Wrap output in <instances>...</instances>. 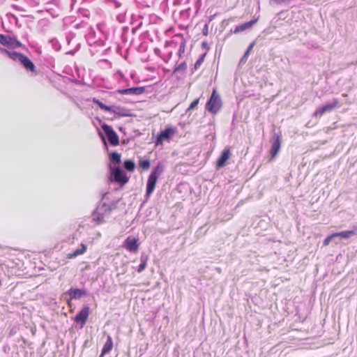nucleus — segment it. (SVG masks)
I'll use <instances>...</instances> for the list:
<instances>
[{"instance_id": "79ce46f5", "label": "nucleus", "mask_w": 357, "mask_h": 357, "mask_svg": "<svg viewBox=\"0 0 357 357\" xmlns=\"http://www.w3.org/2000/svg\"><path fill=\"white\" fill-rule=\"evenodd\" d=\"M207 45V43L206 42H203L202 43V46L204 47Z\"/></svg>"}, {"instance_id": "20e7f679", "label": "nucleus", "mask_w": 357, "mask_h": 357, "mask_svg": "<svg viewBox=\"0 0 357 357\" xmlns=\"http://www.w3.org/2000/svg\"><path fill=\"white\" fill-rule=\"evenodd\" d=\"M109 173L110 181L112 182L118 183L121 186L126 185L129 181V177L127 176L126 173L119 167V166L109 165Z\"/></svg>"}, {"instance_id": "c9c22d12", "label": "nucleus", "mask_w": 357, "mask_h": 357, "mask_svg": "<svg viewBox=\"0 0 357 357\" xmlns=\"http://www.w3.org/2000/svg\"><path fill=\"white\" fill-rule=\"evenodd\" d=\"M112 2L115 8H119L121 6V3L116 0H113Z\"/></svg>"}, {"instance_id": "7c9ffc66", "label": "nucleus", "mask_w": 357, "mask_h": 357, "mask_svg": "<svg viewBox=\"0 0 357 357\" xmlns=\"http://www.w3.org/2000/svg\"><path fill=\"white\" fill-rule=\"evenodd\" d=\"M199 98H197L195 100H194L191 104L190 105L189 107L188 108L187 111H190V110H192V109H194L198 105L199 103Z\"/></svg>"}, {"instance_id": "f8f14e48", "label": "nucleus", "mask_w": 357, "mask_h": 357, "mask_svg": "<svg viewBox=\"0 0 357 357\" xmlns=\"http://www.w3.org/2000/svg\"><path fill=\"white\" fill-rule=\"evenodd\" d=\"M176 133V128L173 127H167L164 130H161L158 134L156 140L155 145L158 146L162 144L164 141H169L172 136Z\"/></svg>"}, {"instance_id": "f704fd0d", "label": "nucleus", "mask_w": 357, "mask_h": 357, "mask_svg": "<svg viewBox=\"0 0 357 357\" xmlns=\"http://www.w3.org/2000/svg\"><path fill=\"white\" fill-rule=\"evenodd\" d=\"M12 7H13L15 10H18V11H24V10L22 8L20 7V6H17V5H15V4H13V5H12Z\"/></svg>"}, {"instance_id": "b1692460", "label": "nucleus", "mask_w": 357, "mask_h": 357, "mask_svg": "<svg viewBox=\"0 0 357 357\" xmlns=\"http://www.w3.org/2000/svg\"><path fill=\"white\" fill-rule=\"evenodd\" d=\"M86 247H82V248L76 250L74 252L69 253L67 255V258L73 259L79 255L84 254L86 252Z\"/></svg>"}, {"instance_id": "ddd939ff", "label": "nucleus", "mask_w": 357, "mask_h": 357, "mask_svg": "<svg viewBox=\"0 0 357 357\" xmlns=\"http://www.w3.org/2000/svg\"><path fill=\"white\" fill-rule=\"evenodd\" d=\"M145 92L144 86H134L128 89H117L116 93L119 94H126V95H135L138 96L144 93Z\"/></svg>"}, {"instance_id": "2f4dec72", "label": "nucleus", "mask_w": 357, "mask_h": 357, "mask_svg": "<svg viewBox=\"0 0 357 357\" xmlns=\"http://www.w3.org/2000/svg\"><path fill=\"white\" fill-rule=\"evenodd\" d=\"M0 53L6 54L9 56V58L11 59V55H12V53H13V52H10V51L7 50L6 49L0 47Z\"/></svg>"}, {"instance_id": "0eeeda50", "label": "nucleus", "mask_w": 357, "mask_h": 357, "mask_svg": "<svg viewBox=\"0 0 357 357\" xmlns=\"http://www.w3.org/2000/svg\"><path fill=\"white\" fill-rule=\"evenodd\" d=\"M354 235H357V226H354L352 229L342 231L340 232H335L328 236L324 241L323 245H327L330 243H332L333 238H349Z\"/></svg>"}, {"instance_id": "c85d7f7f", "label": "nucleus", "mask_w": 357, "mask_h": 357, "mask_svg": "<svg viewBox=\"0 0 357 357\" xmlns=\"http://www.w3.org/2000/svg\"><path fill=\"white\" fill-rule=\"evenodd\" d=\"M206 56V53L202 54L200 55L199 58L196 61L195 65H194V69L197 70L198 69L202 63L204 62V58Z\"/></svg>"}, {"instance_id": "bb28decb", "label": "nucleus", "mask_w": 357, "mask_h": 357, "mask_svg": "<svg viewBox=\"0 0 357 357\" xmlns=\"http://www.w3.org/2000/svg\"><path fill=\"white\" fill-rule=\"evenodd\" d=\"M139 166L144 170H146L150 167V161L149 159H141L139 161Z\"/></svg>"}, {"instance_id": "1a4fd4ad", "label": "nucleus", "mask_w": 357, "mask_h": 357, "mask_svg": "<svg viewBox=\"0 0 357 357\" xmlns=\"http://www.w3.org/2000/svg\"><path fill=\"white\" fill-rule=\"evenodd\" d=\"M340 107V102L338 99H333L331 102H328L323 106L317 108L314 113V116L321 117L323 114L327 112H330L334 109Z\"/></svg>"}, {"instance_id": "6ab92c4d", "label": "nucleus", "mask_w": 357, "mask_h": 357, "mask_svg": "<svg viewBox=\"0 0 357 357\" xmlns=\"http://www.w3.org/2000/svg\"><path fill=\"white\" fill-rule=\"evenodd\" d=\"M68 294L73 299H79L86 295V291L84 289L71 288L68 290Z\"/></svg>"}, {"instance_id": "a878e982", "label": "nucleus", "mask_w": 357, "mask_h": 357, "mask_svg": "<svg viewBox=\"0 0 357 357\" xmlns=\"http://www.w3.org/2000/svg\"><path fill=\"white\" fill-rule=\"evenodd\" d=\"M92 101L96 103L101 109L109 112L110 106H107L105 104L102 103L98 99L93 98Z\"/></svg>"}, {"instance_id": "4c0bfd02", "label": "nucleus", "mask_w": 357, "mask_h": 357, "mask_svg": "<svg viewBox=\"0 0 357 357\" xmlns=\"http://www.w3.org/2000/svg\"><path fill=\"white\" fill-rule=\"evenodd\" d=\"M130 252H137L138 247H127Z\"/></svg>"}, {"instance_id": "cd10ccee", "label": "nucleus", "mask_w": 357, "mask_h": 357, "mask_svg": "<svg viewBox=\"0 0 357 357\" xmlns=\"http://www.w3.org/2000/svg\"><path fill=\"white\" fill-rule=\"evenodd\" d=\"M49 43H50V45H52V48L55 50V51H59L61 50V45L59 42L58 40H56V38H52L51 40H49Z\"/></svg>"}, {"instance_id": "72a5a7b5", "label": "nucleus", "mask_w": 357, "mask_h": 357, "mask_svg": "<svg viewBox=\"0 0 357 357\" xmlns=\"http://www.w3.org/2000/svg\"><path fill=\"white\" fill-rule=\"evenodd\" d=\"M342 239H345V238H340H340H333L332 243H334V244H336V245L339 244V243H340Z\"/></svg>"}, {"instance_id": "473e14b6", "label": "nucleus", "mask_w": 357, "mask_h": 357, "mask_svg": "<svg viewBox=\"0 0 357 357\" xmlns=\"http://www.w3.org/2000/svg\"><path fill=\"white\" fill-rule=\"evenodd\" d=\"M248 55H249L248 52H245L244 53L243 56L241 57V59L239 61V65L245 63Z\"/></svg>"}, {"instance_id": "5701e85b", "label": "nucleus", "mask_w": 357, "mask_h": 357, "mask_svg": "<svg viewBox=\"0 0 357 357\" xmlns=\"http://www.w3.org/2000/svg\"><path fill=\"white\" fill-rule=\"evenodd\" d=\"M141 264L139 265L137 268V272L141 273L142 271L145 269L147 265L148 257L146 255H142L141 257Z\"/></svg>"}, {"instance_id": "9d476101", "label": "nucleus", "mask_w": 357, "mask_h": 357, "mask_svg": "<svg viewBox=\"0 0 357 357\" xmlns=\"http://www.w3.org/2000/svg\"><path fill=\"white\" fill-rule=\"evenodd\" d=\"M90 312L91 310L89 306L84 305L77 315L73 318L74 321L79 324L80 328H82L86 325Z\"/></svg>"}, {"instance_id": "f03ea898", "label": "nucleus", "mask_w": 357, "mask_h": 357, "mask_svg": "<svg viewBox=\"0 0 357 357\" xmlns=\"http://www.w3.org/2000/svg\"><path fill=\"white\" fill-rule=\"evenodd\" d=\"M187 2L192 4L193 8L188 7L180 11V20L185 26H189L202 6L201 0H187Z\"/></svg>"}, {"instance_id": "4468645a", "label": "nucleus", "mask_w": 357, "mask_h": 357, "mask_svg": "<svg viewBox=\"0 0 357 357\" xmlns=\"http://www.w3.org/2000/svg\"><path fill=\"white\" fill-rule=\"evenodd\" d=\"M281 146L280 136L278 134H275L271 140V147L270 153L271 158H275L278 153Z\"/></svg>"}, {"instance_id": "c03bdc74", "label": "nucleus", "mask_w": 357, "mask_h": 357, "mask_svg": "<svg viewBox=\"0 0 357 357\" xmlns=\"http://www.w3.org/2000/svg\"><path fill=\"white\" fill-rule=\"evenodd\" d=\"M79 245L83 246V245H84V243H80V245Z\"/></svg>"}, {"instance_id": "393cba45", "label": "nucleus", "mask_w": 357, "mask_h": 357, "mask_svg": "<svg viewBox=\"0 0 357 357\" xmlns=\"http://www.w3.org/2000/svg\"><path fill=\"white\" fill-rule=\"evenodd\" d=\"M186 68H187V64H186L185 61H183L174 68L173 73H179V72L184 73L185 71Z\"/></svg>"}, {"instance_id": "37998d69", "label": "nucleus", "mask_w": 357, "mask_h": 357, "mask_svg": "<svg viewBox=\"0 0 357 357\" xmlns=\"http://www.w3.org/2000/svg\"><path fill=\"white\" fill-rule=\"evenodd\" d=\"M67 54H73V52H72V51H70V52H68Z\"/></svg>"}, {"instance_id": "39448f33", "label": "nucleus", "mask_w": 357, "mask_h": 357, "mask_svg": "<svg viewBox=\"0 0 357 357\" xmlns=\"http://www.w3.org/2000/svg\"><path fill=\"white\" fill-rule=\"evenodd\" d=\"M11 59L13 61H18L27 71L33 73L35 75L38 74L33 62L22 53L13 52L11 55Z\"/></svg>"}, {"instance_id": "58836bf2", "label": "nucleus", "mask_w": 357, "mask_h": 357, "mask_svg": "<svg viewBox=\"0 0 357 357\" xmlns=\"http://www.w3.org/2000/svg\"><path fill=\"white\" fill-rule=\"evenodd\" d=\"M254 46V43H252L249 47H248L247 50L245 52H248V53L250 54V51L252 50V48Z\"/></svg>"}, {"instance_id": "f3484780", "label": "nucleus", "mask_w": 357, "mask_h": 357, "mask_svg": "<svg viewBox=\"0 0 357 357\" xmlns=\"http://www.w3.org/2000/svg\"><path fill=\"white\" fill-rule=\"evenodd\" d=\"M257 20H258V18L252 19L249 22H247L243 23L238 26H236L234 31V33H239L241 31H245L246 29L251 28L253 26V24H255L257 22Z\"/></svg>"}, {"instance_id": "423d86ee", "label": "nucleus", "mask_w": 357, "mask_h": 357, "mask_svg": "<svg viewBox=\"0 0 357 357\" xmlns=\"http://www.w3.org/2000/svg\"><path fill=\"white\" fill-rule=\"evenodd\" d=\"M221 106V99L220 96L216 93L215 90H213L209 100L206 102V109L210 113L215 114L220 111Z\"/></svg>"}, {"instance_id": "7ed1b4c3", "label": "nucleus", "mask_w": 357, "mask_h": 357, "mask_svg": "<svg viewBox=\"0 0 357 357\" xmlns=\"http://www.w3.org/2000/svg\"><path fill=\"white\" fill-rule=\"evenodd\" d=\"M165 167L161 162H158L151 172L146 183V197L148 199L154 191L157 181L164 172Z\"/></svg>"}, {"instance_id": "dca6fc26", "label": "nucleus", "mask_w": 357, "mask_h": 357, "mask_svg": "<svg viewBox=\"0 0 357 357\" xmlns=\"http://www.w3.org/2000/svg\"><path fill=\"white\" fill-rule=\"evenodd\" d=\"M109 112L114 113L118 116L125 117L131 116V114L130 113V111L128 109L114 105L110 106Z\"/></svg>"}, {"instance_id": "4be33fe9", "label": "nucleus", "mask_w": 357, "mask_h": 357, "mask_svg": "<svg viewBox=\"0 0 357 357\" xmlns=\"http://www.w3.org/2000/svg\"><path fill=\"white\" fill-rule=\"evenodd\" d=\"M138 238L133 236H129L127 237V238L124 241L122 245L125 246H133V245H137Z\"/></svg>"}, {"instance_id": "aec40b11", "label": "nucleus", "mask_w": 357, "mask_h": 357, "mask_svg": "<svg viewBox=\"0 0 357 357\" xmlns=\"http://www.w3.org/2000/svg\"><path fill=\"white\" fill-rule=\"evenodd\" d=\"M121 155L120 153H117L116 151H112L109 154V160L114 165V166H119V165L121 164Z\"/></svg>"}, {"instance_id": "2eb2a0df", "label": "nucleus", "mask_w": 357, "mask_h": 357, "mask_svg": "<svg viewBox=\"0 0 357 357\" xmlns=\"http://www.w3.org/2000/svg\"><path fill=\"white\" fill-rule=\"evenodd\" d=\"M231 155V152L229 148L225 149L221 153L220 156L217 160L216 167L220 169L225 166L227 161Z\"/></svg>"}, {"instance_id": "f257e3e1", "label": "nucleus", "mask_w": 357, "mask_h": 357, "mask_svg": "<svg viewBox=\"0 0 357 357\" xmlns=\"http://www.w3.org/2000/svg\"><path fill=\"white\" fill-rule=\"evenodd\" d=\"M108 195V192L100 193V200L91 213L92 222L96 225L103 224L105 222V218L109 216L112 211L117 207L119 199L109 202Z\"/></svg>"}, {"instance_id": "a19ab883", "label": "nucleus", "mask_w": 357, "mask_h": 357, "mask_svg": "<svg viewBox=\"0 0 357 357\" xmlns=\"http://www.w3.org/2000/svg\"><path fill=\"white\" fill-rule=\"evenodd\" d=\"M99 134H100V137H102V139L103 142L105 143V139H104V137H103V136H102V133H101L100 132H99Z\"/></svg>"}, {"instance_id": "ea45409f", "label": "nucleus", "mask_w": 357, "mask_h": 357, "mask_svg": "<svg viewBox=\"0 0 357 357\" xmlns=\"http://www.w3.org/2000/svg\"><path fill=\"white\" fill-rule=\"evenodd\" d=\"M36 52H37V53H38V54H41V53H42V50H41V49H40V48L38 49V50H36Z\"/></svg>"}, {"instance_id": "9b49d317", "label": "nucleus", "mask_w": 357, "mask_h": 357, "mask_svg": "<svg viewBox=\"0 0 357 357\" xmlns=\"http://www.w3.org/2000/svg\"><path fill=\"white\" fill-rule=\"evenodd\" d=\"M0 44L10 49L22 47V44L15 37L0 33Z\"/></svg>"}, {"instance_id": "e433bc0d", "label": "nucleus", "mask_w": 357, "mask_h": 357, "mask_svg": "<svg viewBox=\"0 0 357 357\" xmlns=\"http://www.w3.org/2000/svg\"><path fill=\"white\" fill-rule=\"evenodd\" d=\"M203 33H204V35H207V33H208V24H206L204 25V27L203 29Z\"/></svg>"}, {"instance_id": "412c9836", "label": "nucleus", "mask_w": 357, "mask_h": 357, "mask_svg": "<svg viewBox=\"0 0 357 357\" xmlns=\"http://www.w3.org/2000/svg\"><path fill=\"white\" fill-rule=\"evenodd\" d=\"M123 165V168L126 171L130 172H133L136 167L134 160H130V159L124 160Z\"/></svg>"}, {"instance_id": "c756f323", "label": "nucleus", "mask_w": 357, "mask_h": 357, "mask_svg": "<svg viewBox=\"0 0 357 357\" xmlns=\"http://www.w3.org/2000/svg\"><path fill=\"white\" fill-rule=\"evenodd\" d=\"M185 47V42L184 40H183L179 45V48H178V55L179 57H181L182 54L184 53Z\"/></svg>"}, {"instance_id": "a211bd4d", "label": "nucleus", "mask_w": 357, "mask_h": 357, "mask_svg": "<svg viewBox=\"0 0 357 357\" xmlns=\"http://www.w3.org/2000/svg\"><path fill=\"white\" fill-rule=\"evenodd\" d=\"M112 349H113L112 338L110 335H108L107 337V341L102 347L100 357H103L105 355L109 353L112 350Z\"/></svg>"}, {"instance_id": "6e6552de", "label": "nucleus", "mask_w": 357, "mask_h": 357, "mask_svg": "<svg viewBox=\"0 0 357 357\" xmlns=\"http://www.w3.org/2000/svg\"><path fill=\"white\" fill-rule=\"evenodd\" d=\"M101 128L111 146H115L119 144V136L112 126L102 123Z\"/></svg>"}]
</instances>
